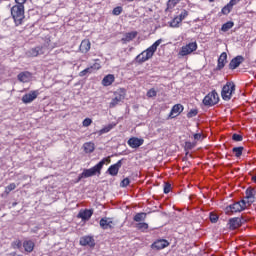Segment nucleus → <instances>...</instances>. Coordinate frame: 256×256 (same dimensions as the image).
I'll list each match as a JSON object with an SVG mask.
<instances>
[{
  "label": "nucleus",
  "mask_w": 256,
  "mask_h": 256,
  "mask_svg": "<svg viewBox=\"0 0 256 256\" xmlns=\"http://www.w3.org/2000/svg\"><path fill=\"white\" fill-rule=\"evenodd\" d=\"M252 181H254V183H256V175L252 177Z\"/></svg>",
  "instance_id": "53"
},
{
  "label": "nucleus",
  "mask_w": 256,
  "mask_h": 256,
  "mask_svg": "<svg viewBox=\"0 0 256 256\" xmlns=\"http://www.w3.org/2000/svg\"><path fill=\"white\" fill-rule=\"evenodd\" d=\"M239 3H241V0H230L228 2V5L233 8L235 7V5H238Z\"/></svg>",
  "instance_id": "47"
},
{
  "label": "nucleus",
  "mask_w": 256,
  "mask_h": 256,
  "mask_svg": "<svg viewBox=\"0 0 256 256\" xmlns=\"http://www.w3.org/2000/svg\"><path fill=\"white\" fill-rule=\"evenodd\" d=\"M201 137H202L201 133L194 134L195 141H199L201 139Z\"/></svg>",
  "instance_id": "51"
},
{
  "label": "nucleus",
  "mask_w": 256,
  "mask_h": 256,
  "mask_svg": "<svg viewBox=\"0 0 256 256\" xmlns=\"http://www.w3.org/2000/svg\"><path fill=\"white\" fill-rule=\"evenodd\" d=\"M27 0H15L16 5H25Z\"/></svg>",
  "instance_id": "50"
},
{
  "label": "nucleus",
  "mask_w": 256,
  "mask_h": 256,
  "mask_svg": "<svg viewBox=\"0 0 256 256\" xmlns=\"http://www.w3.org/2000/svg\"><path fill=\"white\" fill-rule=\"evenodd\" d=\"M146 95L149 98L157 97V90H155V88H152V89L147 91Z\"/></svg>",
  "instance_id": "40"
},
{
  "label": "nucleus",
  "mask_w": 256,
  "mask_h": 256,
  "mask_svg": "<svg viewBox=\"0 0 256 256\" xmlns=\"http://www.w3.org/2000/svg\"><path fill=\"white\" fill-rule=\"evenodd\" d=\"M91 73H93V71L91 70L90 67H88V68H85L84 70L80 71L79 77H85V75L91 74Z\"/></svg>",
  "instance_id": "39"
},
{
  "label": "nucleus",
  "mask_w": 256,
  "mask_h": 256,
  "mask_svg": "<svg viewBox=\"0 0 256 256\" xmlns=\"http://www.w3.org/2000/svg\"><path fill=\"white\" fill-rule=\"evenodd\" d=\"M11 15L14 19L15 25H21L25 19V5H14L11 8Z\"/></svg>",
  "instance_id": "4"
},
{
  "label": "nucleus",
  "mask_w": 256,
  "mask_h": 256,
  "mask_svg": "<svg viewBox=\"0 0 256 256\" xmlns=\"http://www.w3.org/2000/svg\"><path fill=\"white\" fill-rule=\"evenodd\" d=\"M246 199L248 200V203H255V195H256V191L254 188H247L246 191Z\"/></svg>",
  "instance_id": "22"
},
{
  "label": "nucleus",
  "mask_w": 256,
  "mask_h": 256,
  "mask_svg": "<svg viewBox=\"0 0 256 256\" xmlns=\"http://www.w3.org/2000/svg\"><path fill=\"white\" fill-rule=\"evenodd\" d=\"M83 149L85 153H93L95 151V143L86 142L83 144Z\"/></svg>",
  "instance_id": "27"
},
{
  "label": "nucleus",
  "mask_w": 256,
  "mask_h": 256,
  "mask_svg": "<svg viewBox=\"0 0 256 256\" xmlns=\"http://www.w3.org/2000/svg\"><path fill=\"white\" fill-rule=\"evenodd\" d=\"M129 183H131V181L129 180V178H124L121 181V187H128Z\"/></svg>",
  "instance_id": "48"
},
{
  "label": "nucleus",
  "mask_w": 256,
  "mask_h": 256,
  "mask_svg": "<svg viewBox=\"0 0 256 256\" xmlns=\"http://www.w3.org/2000/svg\"><path fill=\"white\" fill-rule=\"evenodd\" d=\"M244 221L245 220L243 219V217L230 218L228 221V227L232 231H235V229H239V227H241V225H243Z\"/></svg>",
  "instance_id": "11"
},
{
  "label": "nucleus",
  "mask_w": 256,
  "mask_h": 256,
  "mask_svg": "<svg viewBox=\"0 0 256 256\" xmlns=\"http://www.w3.org/2000/svg\"><path fill=\"white\" fill-rule=\"evenodd\" d=\"M14 245L17 247V249H21L22 244H21L20 240L15 241Z\"/></svg>",
  "instance_id": "52"
},
{
  "label": "nucleus",
  "mask_w": 256,
  "mask_h": 256,
  "mask_svg": "<svg viewBox=\"0 0 256 256\" xmlns=\"http://www.w3.org/2000/svg\"><path fill=\"white\" fill-rule=\"evenodd\" d=\"M91 49V42L89 40H83L80 44L81 53H88Z\"/></svg>",
  "instance_id": "25"
},
{
  "label": "nucleus",
  "mask_w": 256,
  "mask_h": 256,
  "mask_svg": "<svg viewBox=\"0 0 256 256\" xmlns=\"http://www.w3.org/2000/svg\"><path fill=\"white\" fill-rule=\"evenodd\" d=\"M23 247L27 253H33V250L35 249V242L32 240H25L23 242Z\"/></svg>",
  "instance_id": "23"
},
{
  "label": "nucleus",
  "mask_w": 256,
  "mask_h": 256,
  "mask_svg": "<svg viewBox=\"0 0 256 256\" xmlns=\"http://www.w3.org/2000/svg\"><path fill=\"white\" fill-rule=\"evenodd\" d=\"M152 249H156L157 251H161V249H165V247H169V241L165 239L156 240L152 245Z\"/></svg>",
  "instance_id": "17"
},
{
  "label": "nucleus",
  "mask_w": 256,
  "mask_h": 256,
  "mask_svg": "<svg viewBox=\"0 0 256 256\" xmlns=\"http://www.w3.org/2000/svg\"><path fill=\"white\" fill-rule=\"evenodd\" d=\"M147 218V213L145 212H140V213H137L135 216H134V221L136 223H140V221H145V219Z\"/></svg>",
  "instance_id": "30"
},
{
  "label": "nucleus",
  "mask_w": 256,
  "mask_h": 256,
  "mask_svg": "<svg viewBox=\"0 0 256 256\" xmlns=\"http://www.w3.org/2000/svg\"><path fill=\"white\" fill-rule=\"evenodd\" d=\"M217 103H219V94L215 90L208 93L203 99V105L205 107H213Z\"/></svg>",
  "instance_id": "7"
},
{
  "label": "nucleus",
  "mask_w": 256,
  "mask_h": 256,
  "mask_svg": "<svg viewBox=\"0 0 256 256\" xmlns=\"http://www.w3.org/2000/svg\"><path fill=\"white\" fill-rule=\"evenodd\" d=\"M122 166L123 160H119L117 163L111 165L108 168L107 173H109V175H111L112 177H117V175H119V169H121Z\"/></svg>",
  "instance_id": "12"
},
{
  "label": "nucleus",
  "mask_w": 256,
  "mask_h": 256,
  "mask_svg": "<svg viewBox=\"0 0 256 256\" xmlns=\"http://www.w3.org/2000/svg\"><path fill=\"white\" fill-rule=\"evenodd\" d=\"M127 143L132 149H138V147H141L145 143V140L143 138L132 137Z\"/></svg>",
  "instance_id": "13"
},
{
  "label": "nucleus",
  "mask_w": 256,
  "mask_h": 256,
  "mask_svg": "<svg viewBox=\"0 0 256 256\" xmlns=\"http://www.w3.org/2000/svg\"><path fill=\"white\" fill-rule=\"evenodd\" d=\"M243 61H245V58L241 55L234 57L229 63V69L234 71V69H237V67H239Z\"/></svg>",
  "instance_id": "16"
},
{
  "label": "nucleus",
  "mask_w": 256,
  "mask_h": 256,
  "mask_svg": "<svg viewBox=\"0 0 256 256\" xmlns=\"http://www.w3.org/2000/svg\"><path fill=\"white\" fill-rule=\"evenodd\" d=\"M115 97L111 100L109 107L110 109H113L114 107H117L118 104L121 103L125 99V94H122L120 92H115Z\"/></svg>",
  "instance_id": "14"
},
{
  "label": "nucleus",
  "mask_w": 256,
  "mask_h": 256,
  "mask_svg": "<svg viewBox=\"0 0 256 256\" xmlns=\"http://www.w3.org/2000/svg\"><path fill=\"white\" fill-rule=\"evenodd\" d=\"M17 189V185L15 183H10L8 186L5 187V193L6 195H9L11 191H15Z\"/></svg>",
  "instance_id": "35"
},
{
  "label": "nucleus",
  "mask_w": 256,
  "mask_h": 256,
  "mask_svg": "<svg viewBox=\"0 0 256 256\" xmlns=\"http://www.w3.org/2000/svg\"><path fill=\"white\" fill-rule=\"evenodd\" d=\"M193 51H197V42H190L189 44L183 46L179 52L182 57L186 55H191Z\"/></svg>",
  "instance_id": "8"
},
{
  "label": "nucleus",
  "mask_w": 256,
  "mask_h": 256,
  "mask_svg": "<svg viewBox=\"0 0 256 256\" xmlns=\"http://www.w3.org/2000/svg\"><path fill=\"white\" fill-rule=\"evenodd\" d=\"M161 43H163V39H158L150 47H148L146 50L137 55V63H145L146 61H149V59H152L153 56L155 55V52L157 51V48L159 47V45H161Z\"/></svg>",
  "instance_id": "1"
},
{
  "label": "nucleus",
  "mask_w": 256,
  "mask_h": 256,
  "mask_svg": "<svg viewBox=\"0 0 256 256\" xmlns=\"http://www.w3.org/2000/svg\"><path fill=\"white\" fill-rule=\"evenodd\" d=\"M215 0H209V3H213Z\"/></svg>",
  "instance_id": "54"
},
{
  "label": "nucleus",
  "mask_w": 256,
  "mask_h": 256,
  "mask_svg": "<svg viewBox=\"0 0 256 256\" xmlns=\"http://www.w3.org/2000/svg\"><path fill=\"white\" fill-rule=\"evenodd\" d=\"M109 161V158H103L100 162H98L95 166L90 169H84L81 174H79L77 183L81 181V179H87L89 177H93L95 175L101 174V169H103V165Z\"/></svg>",
  "instance_id": "2"
},
{
  "label": "nucleus",
  "mask_w": 256,
  "mask_h": 256,
  "mask_svg": "<svg viewBox=\"0 0 256 256\" xmlns=\"http://www.w3.org/2000/svg\"><path fill=\"white\" fill-rule=\"evenodd\" d=\"M93 123V120L91 118H85L82 122L83 127H89Z\"/></svg>",
  "instance_id": "43"
},
{
  "label": "nucleus",
  "mask_w": 256,
  "mask_h": 256,
  "mask_svg": "<svg viewBox=\"0 0 256 256\" xmlns=\"http://www.w3.org/2000/svg\"><path fill=\"white\" fill-rule=\"evenodd\" d=\"M199 113V110L197 109H191L188 113H187V118L188 119H193V117H197Z\"/></svg>",
  "instance_id": "37"
},
{
  "label": "nucleus",
  "mask_w": 256,
  "mask_h": 256,
  "mask_svg": "<svg viewBox=\"0 0 256 256\" xmlns=\"http://www.w3.org/2000/svg\"><path fill=\"white\" fill-rule=\"evenodd\" d=\"M245 209H247V202L245 200H240L226 206L224 211L226 215H233V213H241V211H245Z\"/></svg>",
  "instance_id": "5"
},
{
  "label": "nucleus",
  "mask_w": 256,
  "mask_h": 256,
  "mask_svg": "<svg viewBox=\"0 0 256 256\" xmlns=\"http://www.w3.org/2000/svg\"><path fill=\"white\" fill-rule=\"evenodd\" d=\"M193 147H195V144H193L192 142L185 143V149L191 150L193 149Z\"/></svg>",
  "instance_id": "49"
},
{
  "label": "nucleus",
  "mask_w": 256,
  "mask_h": 256,
  "mask_svg": "<svg viewBox=\"0 0 256 256\" xmlns=\"http://www.w3.org/2000/svg\"><path fill=\"white\" fill-rule=\"evenodd\" d=\"M78 217L82 221H89L93 217V210L85 209L84 211H80Z\"/></svg>",
  "instance_id": "19"
},
{
  "label": "nucleus",
  "mask_w": 256,
  "mask_h": 256,
  "mask_svg": "<svg viewBox=\"0 0 256 256\" xmlns=\"http://www.w3.org/2000/svg\"><path fill=\"white\" fill-rule=\"evenodd\" d=\"M181 0H168V7H175Z\"/></svg>",
  "instance_id": "46"
},
{
  "label": "nucleus",
  "mask_w": 256,
  "mask_h": 256,
  "mask_svg": "<svg viewBox=\"0 0 256 256\" xmlns=\"http://www.w3.org/2000/svg\"><path fill=\"white\" fill-rule=\"evenodd\" d=\"M227 63V54L223 52L218 58L217 71H221Z\"/></svg>",
  "instance_id": "20"
},
{
  "label": "nucleus",
  "mask_w": 256,
  "mask_h": 256,
  "mask_svg": "<svg viewBox=\"0 0 256 256\" xmlns=\"http://www.w3.org/2000/svg\"><path fill=\"white\" fill-rule=\"evenodd\" d=\"M184 109H185V107H183L182 104H175L171 108V111H170L167 119H175V117H179L183 113Z\"/></svg>",
  "instance_id": "9"
},
{
  "label": "nucleus",
  "mask_w": 256,
  "mask_h": 256,
  "mask_svg": "<svg viewBox=\"0 0 256 256\" xmlns=\"http://www.w3.org/2000/svg\"><path fill=\"white\" fill-rule=\"evenodd\" d=\"M232 141L241 142L243 141V135L234 133L232 135Z\"/></svg>",
  "instance_id": "41"
},
{
  "label": "nucleus",
  "mask_w": 256,
  "mask_h": 256,
  "mask_svg": "<svg viewBox=\"0 0 256 256\" xmlns=\"http://www.w3.org/2000/svg\"><path fill=\"white\" fill-rule=\"evenodd\" d=\"M80 245H82V247H95V238H93V236L81 237Z\"/></svg>",
  "instance_id": "15"
},
{
  "label": "nucleus",
  "mask_w": 256,
  "mask_h": 256,
  "mask_svg": "<svg viewBox=\"0 0 256 256\" xmlns=\"http://www.w3.org/2000/svg\"><path fill=\"white\" fill-rule=\"evenodd\" d=\"M115 83V75L108 74L102 79V85L103 87H109Z\"/></svg>",
  "instance_id": "21"
},
{
  "label": "nucleus",
  "mask_w": 256,
  "mask_h": 256,
  "mask_svg": "<svg viewBox=\"0 0 256 256\" xmlns=\"http://www.w3.org/2000/svg\"><path fill=\"white\" fill-rule=\"evenodd\" d=\"M137 229H139V231H147V229H149V224L145 223V222H140L138 224H136Z\"/></svg>",
  "instance_id": "36"
},
{
  "label": "nucleus",
  "mask_w": 256,
  "mask_h": 256,
  "mask_svg": "<svg viewBox=\"0 0 256 256\" xmlns=\"http://www.w3.org/2000/svg\"><path fill=\"white\" fill-rule=\"evenodd\" d=\"M37 97H39V90H33L22 96V103H25V105L33 103Z\"/></svg>",
  "instance_id": "10"
},
{
  "label": "nucleus",
  "mask_w": 256,
  "mask_h": 256,
  "mask_svg": "<svg viewBox=\"0 0 256 256\" xmlns=\"http://www.w3.org/2000/svg\"><path fill=\"white\" fill-rule=\"evenodd\" d=\"M136 37H137V31L127 32L126 34H124L122 41H124L125 43H129L133 41V39H135Z\"/></svg>",
  "instance_id": "24"
},
{
  "label": "nucleus",
  "mask_w": 256,
  "mask_h": 256,
  "mask_svg": "<svg viewBox=\"0 0 256 256\" xmlns=\"http://www.w3.org/2000/svg\"><path fill=\"white\" fill-rule=\"evenodd\" d=\"M179 21L182 23L184 21V19H187V17H189V11L183 9L180 12V15H177Z\"/></svg>",
  "instance_id": "33"
},
{
  "label": "nucleus",
  "mask_w": 256,
  "mask_h": 256,
  "mask_svg": "<svg viewBox=\"0 0 256 256\" xmlns=\"http://www.w3.org/2000/svg\"><path fill=\"white\" fill-rule=\"evenodd\" d=\"M234 25L235 23L233 21H228L222 25L221 31H223V33H227L229 29H233Z\"/></svg>",
  "instance_id": "29"
},
{
  "label": "nucleus",
  "mask_w": 256,
  "mask_h": 256,
  "mask_svg": "<svg viewBox=\"0 0 256 256\" xmlns=\"http://www.w3.org/2000/svg\"><path fill=\"white\" fill-rule=\"evenodd\" d=\"M53 45H51V39H46L42 45L31 48L26 52L27 57H39V55H45V53L51 51Z\"/></svg>",
  "instance_id": "3"
},
{
  "label": "nucleus",
  "mask_w": 256,
  "mask_h": 256,
  "mask_svg": "<svg viewBox=\"0 0 256 256\" xmlns=\"http://www.w3.org/2000/svg\"><path fill=\"white\" fill-rule=\"evenodd\" d=\"M111 223H113V221H109V219L107 218H102L100 220V227L104 230L113 229V226H111Z\"/></svg>",
  "instance_id": "26"
},
{
  "label": "nucleus",
  "mask_w": 256,
  "mask_h": 256,
  "mask_svg": "<svg viewBox=\"0 0 256 256\" xmlns=\"http://www.w3.org/2000/svg\"><path fill=\"white\" fill-rule=\"evenodd\" d=\"M169 27H172L173 29H177L181 25V20H179L178 16H175L170 22H168Z\"/></svg>",
  "instance_id": "28"
},
{
  "label": "nucleus",
  "mask_w": 256,
  "mask_h": 256,
  "mask_svg": "<svg viewBox=\"0 0 256 256\" xmlns=\"http://www.w3.org/2000/svg\"><path fill=\"white\" fill-rule=\"evenodd\" d=\"M91 71H99V69H101V64L99 62H95L91 67H90Z\"/></svg>",
  "instance_id": "45"
},
{
  "label": "nucleus",
  "mask_w": 256,
  "mask_h": 256,
  "mask_svg": "<svg viewBox=\"0 0 256 256\" xmlns=\"http://www.w3.org/2000/svg\"><path fill=\"white\" fill-rule=\"evenodd\" d=\"M129 3H131L132 1H135V0H127Z\"/></svg>",
  "instance_id": "55"
},
{
  "label": "nucleus",
  "mask_w": 256,
  "mask_h": 256,
  "mask_svg": "<svg viewBox=\"0 0 256 256\" xmlns=\"http://www.w3.org/2000/svg\"><path fill=\"white\" fill-rule=\"evenodd\" d=\"M243 149V146L234 147L232 153H234L235 157L239 158L243 155Z\"/></svg>",
  "instance_id": "31"
},
{
  "label": "nucleus",
  "mask_w": 256,
  "mask_h": 256,
  "mask_svg": "<svg viewBox=\"0 0 256 256\" xmlns=\"http://www.w3.org/2000/svg\"><path fill=\"white\" fill-rule=\"evenodd\" d=\"M209 219H210L211 223H217L219 221V216L213 212H210Z\"/></svg>",
  "instance_id": "38"
},
{
  "label": "nucleus",
  "mask_w": 256,
  "mask_h": 256,
  "mask_svg": "<svg viewBox=\"0 0 256 256\" xmlns=\"http://www.w3.org/2000/svg\"><path fill=\"white\" fill-rule=\"evenodd\" d=\"M113 15H119L120 13H123V7L117 6L112 11Z\"/></svg>",
  "instance_id": "42"
},
{
  "label": "nucleus",
  "mask_w": 256,
  "mask_h": 256,
  "mask_svg": "<svg viewBox=\"0 0 256 256\" xmlns=\"http://www.w3.org/2000/svg\"><path fill=\"white\" fill-rule=\"evenodd\" d=\"M18 81L21 83H29L31 81L33 75L29 71H24L18 74Z\"/></svg>",
  "instance_id": "18"
},
{
  "label": "nucleus",
  "mask_w": 256,
  "mask_h": 256,
  "mask_svg": "<svg viewBox=\"0 0 256 256\" xmlns=\"http://www.w3.org/2000/svg\"><path fill=\"white\" fill-rule=\"evenodd\" d=\"M233 93H235V83L227 82L221 91V97L223 101H231V97H233Z\"/></svg>",
  "instance_id": "6"
},
{
  "label": "nucleus",
  "mask_w": 256,
  "mask_h": 256,
  "mask_svg": "<svg viewBox=\"0 0 256 256\" xmlns=\"http://www.w3.org/2000/svg\"><path fill=\"white\" fill-rule=\"evenodd\" d=\"M164 193L167 195V193H171V184L166 182L164 183Z\"/></svg>",
  "instance_id": "44"
},
{
  "label": "nucleus",
  "mask_w": 256,
  "mask_h": 256,
  "mask_svg": "<svg viewBox=\"0 0 256 256\" xmlns=\"http://www.w3.org/2000/svg\"><path fill=\"white\" fill-rule=\"evenodd\" d=\"M113 127H115V124H108L101 130H99L98 133H99V135H105V133H109V131H111V129H113Z\"/></svg>",
  "instance_id": "32"
},
{
  "label": "nucleus",
  "mask_w": 256,
  "mask_h": 256,
  "mask_svg": "<svg viewBox=\"0 0 256 256\" xmlns=\"http://www.w3.org/2000/svg\"><path fill=\"white\" fill-rule=\"evenodd\" d=\"M231 11H233L232 6L229 5V3L227 5H225L222 9H221V13L222 15H229V13H231Z\"/></svg>",
  "instance_id": "34"
}]
</instances>
